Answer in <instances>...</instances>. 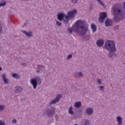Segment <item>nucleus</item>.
Masks as SVG:
<instances>
[{"label": "nucleus", "mask_w": 125, "mask_h": 125, "mask_svg": "<svg viewBox=\"0 0 125 125\" xmlns=\"http://www.w3.org/2000/svg\"><path fill=\"white\" fill-rule=\"evenodd\" d=\"M123 6L124 9H125V2H123Z\"/></svg>", "instance_id": "obj_38"}, {"label": "nucleus", "mask_w": 125, "mask_h": 125, "mask_svg": "<svg viewBox=\"0 0 125 125\" xmlns=\"http://www.w3.org/2000/svg\"><path fill=\"white\" fill-rule=\"evenodd\" d=\"M58 19L60 20V21H62L63 19H64V17L66 16V15L64 13H60L58 14Z\"/></svg>", "instance_id": "obj_17"}, {"label": "nucleus", "mask_w": 125, "mask_h": 125, "mask_svg": "<svg viewBox=\"0 0 125 125\" xmlns=\"http://www.w3.org/2000/svg\"><path fill=\"white\" fill-rule=\"evenodd\" d=\"M1 70H2V68L0 67V71H1Z\"/></svg>", "instance_id": "obj_39"}, {"label": "nucleus", "mask_w": 125, "mask_h": 125, "mask_svg": "<svg viewBox=\"0 0 125 125\" xmlns=\"http://www.w3.org/2000/svg\"><path fill=\"white\" fill-rule=\"evenodd\" d=\"M74 125H79L78 124H75Z\"/></svg>", "instance_id": "obj_40"}, {"label": "nucleus", "mask_w": 125, "mask_h": 125, "mask_svg": "<svg viewBox=\"0 0 125 125\" xmlns=\"http://www.w3.org/2000/svg\"><path fill=\"white\" fill-rule=\"evenodd\" d=\"M119 25H115L113 29H114V31H117V30H119Z\"/></svg>", "instance_id": "obj_33"}, {"label": "nucleus", "mask_w": 125, "mask_h": 125, "mask_svg": "<svg viewBox=\"0 0 125 125\" xmlns=\"http://www.w3.org/2000/svg\"><path fill=\"white\" fill-rule=\"evenodd\" d=\"M93 112H94V110L91 107H88L86 109V114L89 116H91L93 114Z\"/></svg>", "instance_id": "obj_15"}, {"label": "nucleus", "mask_w": 125, "mask_h": 125, "mask_svg": "<svg viewBox=\"0 0 125 125\" xmlns=\"http://www.w3.org/2000/svg\"><path fill=\"white\" fill-rule=\"evenodd\" d=\"M74 78H76L77 79L83 78V73L82 72L75 73L74 74Z\"/></svg>", "instance_id": "obj_11"}, {"label": "nucleus", "mask_w": 125, "mask_h": 125, "mask_svg": "<svg viewBox=\"0 0 125 125\" xmlns=\"http://www.w3.org/2000/svg\"><path fill=\"white\" fill-rule=\"evenodd\" d=\"M6 4V2L4 1L2 2H0V6H5V5Z\"/></svg>", "instance_id": "obj_31"}, {"label": "nucleus", "mask_w": 125, "mask_h": 125, "mask_svg": "<svg viewBox=\"0 0 125 125\" xmlns=\"http://www.w3.org/2000/svg\"><path fill=\"white\" fill-rule=\"evenodd\" d=\"M12 77H13V78H14L15 79H16L17 80H19L20 79V75H19V74L17 73H13L12 75Z\"/></svg>", "instance_id": "obj_23"}, {"label": "nucleus", "mask_w": 125, "mask_h": 125, "mask_svg": "<svg viewBox=\"0 0 125 125\" xmlns=\"http://www.w3.org/2000/svg\"><path fill=\"white\" fill-rule=\"evenodd\" d=\"M96 44L99 47H101L104 44V41L102 39H100L97 41Z\"/></svg>", "instance_id": "obj_19"}, {"label": "nucleus", "mask_w": 125, "mask_h": 125, "mask_svg": "<svg viewBox=\"0 0 125 125\" xmlns=\"http://www.w3.org/2000/svg\"><path fill=\"white\" fill-rule=\"evenodd\" d=\"M116 122L117 123V125H123V117L121 116H118L116 117Z\"/></svg>", "instance_id": "obj_12"}, {"label": "nucleus", "mask_w": 125, "mask_h": 125, "mask_svg": "<svg viewBox=\"0 0 125 125\" xmlns=\"http://www.w3.org/2000/svg\"><path fill=\"white\" fill-rule=\"evenodd\" d=\"M113 10L114 12L115 20H124L125 19V13L122 8L113 7Z\"/></svg>", "instance_id": "obj_2"}, {"label": "nucleus", "mask_w": 125, "mask_h": 125, "mask_svg": "<svg viewBox=\"0 0 125 125\" xmlns=\"http://www.w3.org/2000/svg\"><path fill=\"white\" fill-rule=\"evenodd\" d=\"M43 68H45L44 65L42 64H39L36 68L37 74H40V73H41V70H42V69H43Z\"/></svg>", "instance_id": "obj_16"}, {"label": "nucleus", "mask_w": 125, "mask_h": 125, "mask_svg": "<svg viewBox=\"0 0 125 125\" xmlns=\"http://www.w3.org/2000/svg\"><path fill=\"white\" fill-rule=\"evenodd\" d=\"M104 47L107 51L110 52H117V47L115 42L112 40L107 41L105 42Z\"/></svg>", "instance_id": "obj_3"}, {"label": "nucleus", "mask_w": 125, "mask_h": 125, "mask_svg": "<svg viewBox=\"0 0 125 125\" xmlns=\"http://www.w3.org/2000/svg\"><path fill=\"white\" fill-rule=\"evenodd\" d=\"M65 18H63L62 21L64 24H68L69 23V19H70L66 15L64 17Z\"/></svg>", "instance_id": "obj_22"}, {"label": "nucleus", "mask_w": 125, "mask_h": 125, "mask_svg": "<svg viewBox=\"0 0 125 125\" xmlns=\"http://www.w3.org/2000/svg\"><path fill=\"white\" fill-rule=\"evenodd\" d=\"M74 106L75 108H80L82 106V102H76L74 103Z\"/></svg>", "instance_id": "obj_21"}, {"label": "nucleus", "mask_w": 125, "mask_h": 125, "mask_svg": "<svg viewBox=\"0 0 125 125\" xmlns=\"http://www.w3.org/2000/svg\"><path fill=\"white\" fill-rule=\"evenodd\" d=\"M100 91H101V92H104L105 90V87L103 85H101L99 86Z\"/></svg>", "instance_id": "obj_26"}, {"label": "nucleus", "mask_w": 125, "mask_h": 125, "mask_svg": "<svg viewBox=\"0 0 125 125\" xmlns=\"http://www.w3.org/2000/svg\"><path fill=\"white\" fill-rule=\"evenodd\" d=\"M56 25L58 26H61V22L58 21H56Z\"/></svg>", "instance_id": "obj_35"}, {"label": "nucleus", "mask_w": 125, "mask_h": 125, "mask_svg": "<svg viewBox=\"0 0 125 125\" xmlns=\"http://www.w3.org/2000/svg\"><path fill=\"white\" fill-rule=\"evenodd\" d=\"M21 32L24 34L28 38H31V37H33V32L32 31L27 32L25 30H21Z\"/></svg>", "instance_id": "obj_18"}, {"label": "nucleus", "mask_w": 125, "mask_h": 125, "mask_svg": "<svg viewBox=\"0 0 125 125\" xmlns=\"http://www.w3.org/2000/svg\"><path fill=\"white\" fill-rule=\"evenodd\" d=\"M84 125H90V121L88 119H85L84 121Z\"/></svg>", "instance_id": "obj_25"}, {"label": "nucleus", "mask_w": 125, "mask_h": 125, "mask_svg": "<svg viewBox=\"0 0 125 125\" xmlns=\"http://www.w3.org/2000/svg\"><path fill=\"white\" fill-rule=\"evenodd\" d=\"M77 13H78V10L77 9H73L71 11H68L66 16L70 19H72V18L75 17V15H76Z\"/></svg>", "instance_id": "obj_7"}, {"label": "nucleus", "mask_w": 125, "mask_h": 125, "mask_svg": "<svg viewBox=\"0 0 125 125\" xmlns=\"http://www.w3.org/2000/svg\"><path fill=\"white\" fill-rule=\"evenodd\" d=\"M107 17V13L106 12H103L100 14L99 21L100 23H103L105 20V18Z\"/></svg>", "instance_id": "obj_8"}, {"label": "nucleus", "mask_w": 125, "mask_h": 125, "mask_svg": "<svg viewBox=\"0 0 125 125\" xmlns=\"http://www.w3.org/2000/svg\"><path fill=\"white\" fill-rule=\"evenodd\" d=\"M116 52H110L108 53V56L109 57L110 59L114 60L115 59V57H117V54L115 53Z\"/></svg>", "instance_id": "obj_13"}, {"label": "nucleus", "mask_w": 125, "mask_h": 125, "mask_svg": "<svg viewBox=\"0 0 125 125\" xmlns=\"http://www.w3.org/2000/svg\"><path fill=\"white\" fill-rule=\"evenodd\" d=\"M22 91H23V87L21 86H17L15 87V92L16 93H21Z\"/></svg>", "instance_id": "obj_10"}, {"label": "nucleus", "mask_w": 125, "mask_h": 125, "mask_svg": "<svg viewBox=\"0 0 125 125\" xmlns=\"http://www.w3.org/2000/svg\"><path fill=\"white\" fill-rule=\"evenodd\" d=\"M6 73H3L1 75L3 83H4L5 84H8V83H9V80L6 78Z\"/></svg>", "instance_id": "obj_9"}, {"label": "nucleus", "mask_w": 125, "mask_h": 125, "mask_svg": "<svg viewBox=\"0 0 125 125\" xmlns=\"http://www.w3.org/2000/svg\"><path fill=\"white\" fill-rule=\"evenodd\" d=\"M5 109V105L4 104H0V112L3 111Z\"/></svg>", "instance_id": "obj_27"}, {"label": "nucleus", "mask_w": 125, "mask_h": 125, "mask_svg": "<svg viewBox=\"0 0 125 125\" xmlns=\"http://www.w3.org/2000/svg\"><path fill=\"white\" fill-rule=\"evenodd\" d=\"M0 125H6L5 122H4V121H2L1 120H0Z\"/></svg>", "instance_id": "obj_34"}, {"label": "nucleus", "mask_w": 125, "mask_h": 125, "mask_svg": "<svg viewBox=\"0 0 125 125\" xmlns=\"http://www.w3.org/2000/svg\"><path fill=\"white\" fill-rule=\"evenodd\" d=\"M73 57V55L72 54H69L67 56L66 59L67 60H70V59H71V58H72Z\"/></svg>", "instance_id": "obj_30"}, {"label": "nucleus", "mask_w": 125, "mask_h": 125, "mask_svg": "<svg viewBox=\"0 0 125 125\" xmlns=\"http://www.w3.org/2000/svg\"><path fill=\"white\" fill-rule=\"evenodd\" d=\"M84 39L85 41H88L89 40H90V36L89 35H86L84 37Z\"/></svg>", "instance_id": "obj_28"}, {"label": "nucleus", "mask_w": 125, "mask_h": 125, "mask_svg": "<svg viewBox=\"0 0 125 125\" xmlns=\"http://www.w3.org/2000/svg\"><path fill=\"white\" fill-rule=\"evenodd\" d=\"M97 81L98 84H102V80L97 79Z\"/></svg>", "instance_id": "obj_32"}, {"label": "nucleus", "mask_w": 125, "mask_h": 125, "mask_svg": "<svg viewBox=\"0 0 125 125\" xmlns=\"http://www.w3.org/2000/svg\"><path fill=\"white\" fill-rule=\"evenodd\" d=\"M78 2V0H71L72 3H77Z\"/></svg>", "instance_id": "obj_36"}, {"label": "nucleus", "mask_w": 125, "mask_h": 125, "mask_svg": "<svg viewBox=\"0 0 125 125\" xmlns=\"http://www.w3.org/2000/svg\"><path fill=\"white\" fill-rule=\"evenodd\" d=\"M30 82L34 89L37 88L38 84H42V80L39 76H36L35 78L31 79Z\"/></svg>", "instance_id": "obj_4"}, {"label": "nucleus", "mask_w": 125, "mask_h": 125, "mask_svg": "<svg viewBox=\"0 0 125 125\" xmlns=\"http://www.w3.org/2000/svg\"><path fill=\"white\" fill-rule=\"evenodd\" d=\"M105 26L106 27H109V26H112L113 24V21L110 19H107L105 21Z\"/></svg>", "instance_id": "obj_14"}, {"label": "nucleus", "mask_w": 125, "mask_h": 125, "mask_svg": "<svg viewBox=\"0 0 125 125\" xmlns=\"http://www.w3.org/2000/svg\"><path fill=\"white\" fill-rule=\"evenodd\" d=\"M62 94H58L56 96L55 99L52 100L49 103V105H54V104H56V103H58L59 102V100L62 98Z\"/></svg>", "instance_id": "obj_6"}, {"label": "nucleus", "mask_w": 125, "mask_h": 125, "mask_svg": "<svg viewBox=\"0 0 125 125\" xmlns=\"http://www.w3.org/2000/svg\"><path fill=\"white\" fill-rule=\"evenodd\" d=\"M68 113L70 115H74V111H73V106L71 105L68 109Z\"/></svg>", "instance_id": "obj_24"}, {"label": "nucleus", "mask_w": 125, "mask_h": 125, "mask_svg": "<svg viewBox=\"0 0 125 125\" xmlns=\"http://www.w3.org/2000/svg\"><path fill=\"white\" fill-rule=\"evenodd\" d=\"M17 123V120L16 119H13L12 121V124H16Z\"/></svg>", "instance_id": "obj_37"}, {"label": "nucleus", "mask_w": 125, "mask_h": 125, "mask_svg": "<svg viewBox=\"0 0 125 125\" xmlns=\"http://www.w3.org/2000/svg\"><path fill=\"white\" fill-rule=\"evenodd\" d=\"M67 30L70 34H73V32H74L80 36H84L88 31V24L86 21L78 20L74 23L73 28L69 27Z\"/></svg>", "instance_id": "obj_1"}, {"label": "nucleus", "mask_w": 125, "mask_h": 125, "mask_svg": "<svg viewBox=\"0 0 125 125\" xmlns=\"http://www.w3.org/2000/svg\"><path fill=\"white\" fill-rule=\"evenodd\" d=\"M55 114V107H51L46 110V112H43V115H47L48 117H52Z\"/></svg>", "instance_id": "obj_5"}, {"label": "nucleus", "mask_w": 125, "mask_h": 125, "mask_svg": "<svg viewBox=\"0 0 125 125\" xmlns=\"http://www.w3.org/2000/svg\"><path fill=\"white\" fill-rule=\"evenodd\" d=\"M91 28L92 29L93 33H95V32L97 31V26L94 23L91 24Z\"/></svg>", "instance_id": "obj_20"}, {"label": "nucleus", "mask_w": 125, "mask_h": 125, "mask_svg": "<svg viewBox=\"0 0 125 125\" xmlns=\"http://www.w3.org/2000/svg\"><path fill=\"white\" fill-rule=\"evenodd\" d=\"M96 0L98 2H99V3H100V4H101L102 6H104V7L105 6L104 3H103V2H102L101 0Z\"/></svg>", "instance_id": "obj_29"}]
</instances>
